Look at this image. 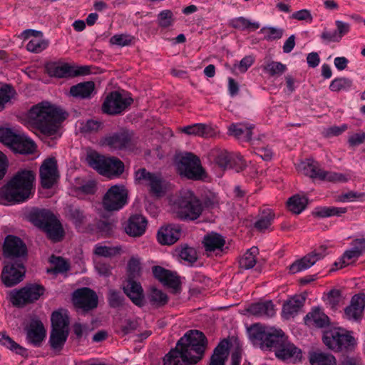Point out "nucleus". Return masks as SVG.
<instances>
[{
	"label": "nucleus",
	"instance_id": "f257e3e1",
	"mask_svg": "<svg viewBox=\"0 0 365 365\" xmlns=\"http://www.w3.org/2000/svg\"><path fill=\"white\" fill-rule=\"evenodd\" d=\"M205 334L197 330H190L177 342L163 359V365H195L204 356L207 348Z\"/></svg>",
	"mask_w": 365,
	"mask_h": 365
},
{
	"label": "nucleus",
	"instance_id": "f03ea898",
	"mask_svg": "<svg viewBox=\"0 0 365 365\" xmlns=\"http://www.w3.org/2000/svg\"><path fill=\"white\" fill-rule=\"evenodd\" d=\"M29 118L34 128L42 135L56 139L61 136L60 123L66 118L65 113L48 102H42L34 106L29 110Z\"/></svg>",
	"mask_w": 365,
	"mask_h": 365
},
{
	"label": "nucleus",
	"instance_id": "7ed1b4c3",
	"mask_svg": "<svg viewBox=\"0 0 365 365\" xmlns=\"http://www.w3.org/2000/svg\"><path fill=\"white\" fill-rule=\"evenodd\" d=\"M35 174L29 170L17 172L10 181L0 188V203H19L31 198L34 193Z\"/></svg>",
	"mask_w": 365,
	"mask_h": 365
},
{
	"label": "nucleus",
	"instance_id": "20e7f679",
	"mask_svg": "<svg viewBox=\"0 0 365 365\" xmlns=\"http://www.w3.org/2000/svg\"><path fill=\"white\" fill-rule=\"evenodd\" d=\"M249 335L255 345L274 353L287 338L280 329L265 327L259 324L252 326L249 329Z\"/></svg>",
	"mask_w": 365,
	"mask_h": 365
},
{
	"label": "nucleus",
	"instance_id": "39448f33",
	"mask_svg": "<svg viewBox=\"0 0 365 365\" xmlns=\"http://www.w3.org/2000/svg\"><path fill=\"white\" fill-rule=\"evenodd\" d=\"M31 220L36 227L42 229L52 241L58 242L62 240L64 235L62 225L49 210L35 211L31 215Z\"/></svg>",
	"mask_w": 365,
	"mask_h": 365
},
{
	"label": "nucleus",
	"instance_id": "423d86ee",
	"mask_svg": "<svg viewBox=\"0 0 365 365\" xmlns=\"http://www.w3.org/2000/svg\"><path fill=\"white\" fill-rule=\"evenodd\" d=\"M86 161L101 175L110 178H117L124 171V164L121 160L116 158H106L96 151L88 153Z\"/></svg>",
	"mask_w": 365,
	"mask_h": 365
},
{
	"label": "nucleus",
	"instance_id": "0eeeda50",
	"mask_svg": "<svg viewBox=\"0 0 365 365\" xmlns=\"http://www.w3.org/2000/svg\"><path fill=\"white\" fill-rule=\"evenodd\" d=\"M174 206L178 217L183 220H195L203 210L201 202L190 190L181 192Z\"/></svg>",
	"mask_w": 365,
	"mask_h": 365
},
{
	"label": "nucleus",
	"instance_id": "6e6552de",
	"mask_svg": "<svg viewBox=\"0 0 365 365\" xmlns=\"http://www.w3.org/2000/svg\"><path fill=\"white\" fill-rule=\"evenodd\" d=\"M297 170L311 178H318L332 182H345L351 179L349 173H341L322 170L319 164L312 159H307L297 165Z\"/></svg>",
	"mask_w": 365,
	"mask_h": 365
},
{
	"label": "nucleus",
	"instance_id": "1a4fd4ad",
	"mask_svg": "<svg viewBox=\"0 0 365 365\" xmlns=\"http://www.w3.org/2000/svg\"><path fill=\"white\" fill-rule=\"evenodd\" d=\"M177 166L180 175L188 179L198 180L205 177L199 158L191 153L182 155Z\"/></svg>",
	"mask_w": 365,
	"mask_h": 365
},
{
	"label": "nucleus",
	"instance_id": "9d476101",
	"mask_svg": "<svg viewBox=\"0 0 365 365\" xmlns=\"http://www.w3.org/2000/svg\"><path fill=\"white\" fill-rule=\"evenodd\" d=\"M128 203V190L123 185L111 186L103 198V206L108 211H118Z\"/></svg>",
	"mask_w": 365,
	"mask_h": 365
},
{
	"label": "nucleus",
	"instance_id": "9b49d317",
	"mask_svg": "<svg viewBox=\"0 0 365 365\" xmlns=\"http://www.w3.org/2000/svg\"><path fill=\"white\" fill-rule=\"evenodd\" d=\"M44 288L38 284H29L11 294V300L16 306H24L38 299L43 294Z\"/></svg>",
	"mask_w": 365,
	"mask_h": 365
},
{
	"label": "nucleus",
	"instance_id": "f8f14e48",
	"mask_svg": "<svg viewBox=\"0 0 365 365\" xmlns=\"http://www.w3.org/2000/svg\"><path fill=\"white\" fill-rule=\"evenodd\" d=\"M133 99L118 91L111 92L106 98L102 109L104 113L115 115L120 113L125 110L132 103Z\"/></svg>",
	"mask_w": 365,
	"mask_h": 365
},
{
	"label": "nucleus",
	"instance_id": "ddd939ff",
	"mask_svg": "<svg viewBox=\"0 0 365 365\" xmlns=\"http://www.w3.org/2000/svg\"><path fill=\"white\" fill-rule=\"evenodd\" d=\"M135 181L141 185L148 186L150 192L156 196H160L165 192V187L161 178L148 172L145 168H140L135 173Z\"/></svg>",
	"mask_w": 365,
	"mask_h": 365
},
{
	"label": "nucleus",
	"instance_id": "4468645a",
	"mask_svg": "<svg viewBox=\"0 0 365 365\" xmlns=\"http://www.w3.org/2000/svg\"><path fill=\"white\" fill-rule=\"evenodd\" d=\"M73 302L78 309L89 311L98 305V297L91 289L83 287L76 290L73 294Z\"/></svg>",
	"mask_w": 365,
	"mask_h": 365
},
{
	"label": "nucleus",
	"instance_id": "2eb2a0df",
	"mask_svg": "<svg viewBox=\"0 0 365 365\" xmlns=\"http://www.w3.org/2000/svg\"><path fill=\"white\" fill-rule=\"evenodd\" d=\"M24 273L25 268L20 260L15 263H8L1 272L2 282L6 287H13L23 280Z\"/></svg>",
	"mask_w": 365,
	"mask_h": 365
},
{
	"label": "nucleus",
	"instance_id": "dca6fc26",
	"mask_svg": "<svg viewBox=\"0 0 365 365\" xmlns=\"http://www.w3.org/2000/svg\"><path fill=\"white\" fill-rule=\"evenodd\" d=\"M21 38L29 41L26 46V49L34 53L42 52L48 46V41L43 38V34L40 31L25 30L21 34Z\"/></svg>",
	"mask_w": 365,
	"mask_h": 365
},
{
	"label": "nucleus",
	"instance_id": "f3484780",
	"mask_svg": "<svg viewBox=\"0 0 365 365\" xmlns=\"http://www.w3.org/2000/svg\"><path fill=\"white\" fill-rule=\"evenodd\" d=\"M327 247L320 246L309 254L304 256L299 260L294 262L289 266V271L294 274L309 269L313 266L317 261L324 257L327 255Z\"/></svg>",
	"mask_w": 365,
	"mask_h": 365
},
{
	"label": "nucleus",
	"instance_id": "a211bd4d",
	"mask_svg": "<svg viewBox=\"0 0 365 365\" xmlns=\"http://www.w3.org/2000/svg\"><path fill=\"white\" fill-rule=\"evenodd\" d=\"M57 161L53 158L46 159L40 168L41 185L44 188L51 187L58 178Z\"/></svg>",
	"mask_w": 365,
	"mask_h": 365
},
{
	"label": "nucleus",
	"instance_id": "6ab92c4d",
	"mask_svg": "<svg viewBox=\"0 0 365 365\" xmlns=\"http://www.w3.org/2000/svg\"><path fill=\"white\" fill-rule=\"evenodd\" d=\"M3 253L8 258H24L27 255V249L24 242L17 237L9 235L6 237Z\"/></svg>",
	"mask_w": 365,
	"mask_h": 365
},
{
	"label": "nucleus",
	"instance_id": "aec40b11",
	"mask_svg": "<svg viewBox=\"0 0 365 365\" xmlns=\"http://www.w3.org/2000/svg\"><path fill=\"white\" fill-rule=\"evenodd\" d=\"M103 144L113 150H130L133 146V140L127 131H120L106 136Z\"/></svg>",
	"mask_w": 365,
	"mask_h": 365
},
{
	"label": "nucleus",
	"instance_id": "412c9836",
	"mask_svg": "<svg viewBox=\"0 0 365 365\" xmlns=\"http://www.w3.org/2000/svg\"><path fill=\"white\" fill-rule=\"evenodd\" d=\"M148 225L146 218L140 214L131 215L124 226L125 232L130 237H137L142 236Z\"/></svg>",
	"mask_w": 365,
	"mask_h": 365
},
{
	"label": "nucleus",
	"instance_id": "4be33fe9",
	"mask_svg": "<svg viewBox=\"0 0 365 365\" xmlns=\"http://www.w3.org/2000/svg\"><path fill=\"white\" fill-rule=\"evenodd\" d=\"M277 359L282 361L297 362L301 360L302 353L301 349L288 341L287 338L274 353Z\"/></svg>",
	"mask_w": 365,
	"mask_h": 365
},
{
	"label": "nucleus",
	"instance_id": "5701e85b",
	"mask_svg": "<svg viewBox=\"0 0 365 365\" xmlns=\"http://www.w3.org/2000/svg\"><path fill=\"white\" fill-rule=\"evenodd\" d=\"M202 243L209 255L212 253L218 255L224 251L225 239L220 234L212 232L204 236Z\"/></svg>",
	"mask_w": 365,
	"mask_h": 365
},
{
	"label": "nucleus",
	"instance_id": "b1692460",
	"mask_svg": "<svg viewBox=\"0 0 365 365\" xmlns=\"http://www.w3.org/2000/svg\"><path fill=\"white\" fill-rule=\"evenodd\" d=\"M217 164L223 169L235 168L237 172L242 170L245 167L240 155H234L227 151H221L216 157Z\"/></svg>",
	"mask_w": 365,
	"mask_h": 365
},
{
	"label": "nucleus",
	"instance_id": "393cba45",
	"mask_svg": "<svg viewBox=\"0 0 365 365\" xmlns=\"http://www.w3.org/2000/svg\"><path fill=\"white\" fill-rule=\"evenodd\" d=\"M181 231V227L178 225L162 227L158 232V241L161 245H171L180 239Z\"/></svg>",
	"mask_w": 365,
	"mask_h": 365
},
{
	"label": "nucleus",
	"instance_id": "a878e982",
	"mask_svg": "<svg viewBox=\"0 0 365 365\" xmlns=\"http://www.w3.org/2000/svg\"><path fill=\"white\" fill-rule=\"evenodd\" d=\"M335 30H324L321 34V38L325 43L339 42L342 37L350 31V24L336 20L335 21Z\"/></svg>",
	"mask_w": 365,
	"mask_h": 365
},
{
	"label": "nucleus",
	"instance_id": "bb28decb",
	"mask_svg": "<svg viewBox=\"0 0 365 365\" xmlns=\"http://www.w3.org/2000/svg\"><path fill=\"white\" fill-rule=\"evenodd\" d=\"M26 330L28 341L34 346H38L46 336L44 327L37 319H32Z\"/></svg>",
	"mask_w": 365,
	"mask_h": 365
},
{
	"label": "nucleus",
	"instance_id": "cd10ccee",
	"mask_svg": "<svg viewBox=\"0 0 365 365\" xmlns=\"http://www.w3.org/2000/svg\"><path fill=\"white\" fill-rule=\"evenodd\" d=\"M304 301L305 298L297 295L285 301L282 306V318L289 320L295 317L303 307Z\"/></svg>",
	"mask_w": 365,
	"mask_h": 365
},
{
	"label": "nucleus",
	"instance_id": "c85d7f7f",
	"mask_svg": "<svg viewBox=\"0 0 365 365\" xmlns=\"http://www.w3.org/2000/svg\"><path fill=\"white\" fill-rule=\"evenodd\" d=\"M153 273L155 277L165 286L174 289H178L180 287V279L176 274L159 266L153 267Z\"/></svg>",
	"mask_w": 365,
	"mask_h": 365
},
{
	"label": "nucleus",
	"instance_id": "c756f323",
	"mask_svg": "<svg viewBox=\"0 0 365 365\" xmlns=\"http://www.w3.org/2000/svg\"><path fill=\"white\" fill-rule=\"evenodd\" d=\"M365 307V300L361 296L354 295L351 304L344 309V317L349 320L357 321L361 318Z\"/></svg>",
	"mask_w": 365,
	"mask_h": 365
},
{
	"label": "nucleus",
	"instance_id": "7c9ffc66",
	"mask_svg": "<svg viewBox=\"0 0 365 365\" xmlns=\"http://www.w3.org/2000/svg\"><path fill=\"white\" fill-rule=\"evenodd\" d=\"M123 290L135 305L140 307L144 305L143 290L139 283L132 279H128L127 284L123 287Z\"/></svg>",
	"mask_w": 365,
	"mask_h": 365
},
{
	"label": "nucleus",
	"instance_id": "2f4dec72",
	"mask_svg": "<svg viewBox=\"0 0 365 365\" xmlns=\"http://www.w3.org/2000/svg\"><path fill=\"white\" fill-rule=\"evenodd\" d=\"M254 127V125L250 123H232L228 127V133L237 139L250 141Z\"/></svg>",
	"mask_w": 365,
	"mask_h": 365
},
{
	"label": "nucleus",
	"instance_id": "473e14b6",
	"mask_svg": "<svg viewBox=\"0 0 365 365\" xmlns=\"http://www.w3.org/2000/svg\"><path fill=\"white\" fill-rule=\"evenodd\" d=\"M247 311L252 315L260 317H272L276 312L272 301L259 302L251 304Z\"/></svg>",
	"mask_w": 365,
	"mask_h": 365
},
{
	"label": "nucleus",
	"instance_id": "72a5a7b5",
	"mask_svg": "<svg viewBox=\"0 0 365 365\" xmlns=\"http://www.w3.org/2000/svg\"><path fill=\"white\" fill-rule=\"evenodd\" d=\"M35 143L24 133H19L16 140L11 148V150L21 154H31L36 150Z\"/></svg>",
	"mask_w": 365,
	"mask_h": 365
},
{
	"label": "nucleus",
	"instance_id": "f704fd0d",
	"mask_svg": "<svg viewBox=\"0 0 365 365\" xmlns=\"http://www.w3.org/2000/svg\"><path fill=\"white\" fill-rule=\"evenodd\" d=\"M182 131L190 135L200 136L202 138H210L214 135L215 132L210 126L204 123H195L193 125L185 126Z\"/></svg>",
	"mask_w": 365,
	"mask_h": 365
},
{
	"label": "nucleus",
	"instance_id": "c9c22d12",
	"mask_svg": "<svg viewBox=\"0 0 365 365\" xmlns=\"http://www.w3.org/2000/svg\"><path fill=\"white\" fill-rule=\"evenodd\" d=\"M66 217L71 222L76 228L80 227L86 220L84 211L76 205H68L65 211Z\"/></svg>",
	"mask_w": 365,
	"mask_h": 365
},
{
	"label": "nucleus",
	"instance_id": "e433bc0d",
	"mask_svg": "<svg viewBox=\"0 0 365 365\" xmlns=\"http://www.w3.org/2000/svg\"><path fill=\"white\" fill-rule=\"evenodd\" d=\"M95 88L94 83L86 81L73 86L70 88V94L76 98H90Z\"/></svg>",
	"mask_w": 365,
	"mask_h": 365
},
{
	"label": "nucleus",
	"instance_id": "4c0bfd02",
	"mask_svg": "<svg viewBox=\"0 0 365 365\" xmlns=\"http://www.w3.org/2000/svg\"><path fill=\"white\" fill-rule=\"evenodd\" d=\"M228 341H221L215 349L209 365H225L227 357Z\"/></svg>",
	"mask_w": 365,
	"mask_h": 365
},
{
	"label": "nucleus",
	"instance_id": "58836bf2",
	"mask_svg": "<svg viewBox=\"0 0 365 365\" xmlns=\"http://www.w3.org/2000/svg\"><path fill=\"white\" fill-rule=\"evenodd\" d=\"M258 253V248L256 247H252L247 250V252L240 259V267L243 269H250L252 268L256 264V257Z\"/></svg>",
	"mask_w": 365,
	"mask_h": 365
},
{
	"label": "nucleus",
	"instance_id": "ea45409f",
	"mask_svg": "<svg viewBox=\"0 0 365 365\" xmlns=\"http://www.w3.org/2000/svg\"><path fill=\"white\" fill-rule=\"evenodd\" d=\"M309 361L312 365H336L334 356L323 352H313L310 354Z\"/></svg>",
	"mask_w": 365,
	"mask_h": 365
},
{
	"label": "nucleus",
	"instance_id": "a19ab883",
	"mask_svg": "<svg viewBox=\"0 0 365 365\" xmlns=\"http://www.w3.org/2000/svg\"><path fill=\"white\" fill-rule=\"evenodd\" d=\"M307 203L308 199L306 197L295 195L287 201V207L292 212L299 214L306 208Z\"/></svg>",
	"mask_w": 365,
	"mask_h": 365
},
{
	"label": "nucleus",
	"instance_id": "79ce46f5",
	"mask_svg": "<svg viewBox=\"0 0 365 365\" xmlns=\"http://www.w3.org/2000/svg\"><path fill=\"white\" fill-rule=\"evenodd\" d=\"M274 215L270 210H265L258 217L255 227L260 232L268 230L274 220Z\"/></svg>",
	"mask_w": 365,
	"mask_h": 365
},
{
	"label": "nucleus",
	"instance_id": "37998d69",
	"mask_svg": "<svg viewBox=\"0 0 365 365\" xmlns=\"http://www.w3.org/2000/svg\"><path fill=\"white\" fill-rule=\"evenodd\" d=\"M48 71L50 76L58 78L70 76L74 73L73 68L68 63L51 65L48 68Z\"/></svg>",
	"mask_w": 365,
	"mask_h": 365
},
{
	"label": "nucleus",
	"instance_id": "c03bdc74",
	"mask_svg": "<svg viewBox=\"0 0 365 365\" xmlns=\"http://www.w3.org/2000/svg\"><path fill=\"white\" fill-rule=\"evenodd\" d=\"M361 255L358 254L357 251L349 249L344 253V255L339 259L338 261L335 262L334 265L336 268L331 269V270H336L341 269L354 262Z\"/></svg>",
	"mask_w": 365,
	"mask_h": 365
},
{
	"label": "nucleus",
	"instance_id": "a18cd8bd",
	"mask_svg": "<svg viewBox=\"0 0 365 365\" xmlns=\"http://www.w3.org/2000/svg\"><path fill=\"white\" fill-rule=\"evenodd\" d=\"M68 335V331L52 330L49 342L53 349L60 350L65 344Z\"/></svg>",
	"mask_w": 365,
	"mask_h": 365
},
{
	"label": "nucleus",
	"instance_id": "49530a36",
	"mask_svg": "<svg viewBox=\"0 0 365 365\" xmlns=\"http://www.w3.org/2000/svg\"><path fill=\"white\" fill-rule=\"evenodd\" d=\"M306 320L309 322H312L314 325L317 327H324L329 324L328 317L320 312L319 309L313 310L306 316Z\"/></svg>",
	"mask_w": 365,
	"mask_h": 365
},
{
	"label": "nucleus",
	"instance_id": "de8ad7c7",
	"mask_svg": "<svg viewBox=\"0 0 365 365\" xmlns=\"http://www.w3.org/2000/svg\"><path fill=\"white\" fill-rule=\"evenodd\" d=\"M53 329L58 331H68V319L66 314L60 312H54L51 315Z\"/></svg>",
	"mask_w": 365,
	"mask_h": 365
},
{
	"label": "nucleus",
	"instance_id": "09e8293b",
	"mask_svg": "<svg viewBox=\"0 0 365 365\" xmlns=\"http://www.w3.org/2000/svg\"><path fill=\"white\" fill-rule=\"evenodd\" d=\"M262 68L264 73L271 76H279L287 71L286 65L273 61L267 62L263 65Z\"/></svg>",
	"mask_w": 365,
	"mask_h": 365
},
{
	"label": "nucleus",
	"instance_id": "8fccbe9b",
	"mask_svg": "<svg viewBox=\"0 0 365 365\" xmlns=\"http://www.w3.org/2000/svg\"><path fill=\"white\" fill-rule=\"evenodd\" d=\"M339 329H334L324 334L323 341L330 349L339 351Z\"/></svg>",
	"mask_w": 365,
	"mask_h": 365
},
{
	"label": "nucleus",
	"instance_id": "3c124183",
	"mask_svg": "<svg viewBox=\"0 0 365 365\" xmlns=\"http://www.w3.org/2000/svg\"><path fill=\"white\" fill-rule=\"evenodd\" d=\"M230 25L237 29L246 30L250 28L256 30L259 28V24L257 22H251L244 17H238L230 21Z\"/></svg>",
	"mask_w": 365,
	"mask_h": 365
},
{
	"label": "nucleus",
	"instance_id": "603ef678",
	"mask_svg": "<svg viewBox=\"0 0 365 365\" xmlns=\"http://www.w3.org/2000/svg\"><path fill=\"white\" fill-rule=\"evenodd\" d=\"M19 133L8 128H0V141L11 149Z\"/></svg>",
	"mask_w": 365,
	"mask_h": 365
},
{
	"label": "nucleus",
	"instance_id": "864d4df0",
	"mask_svg": "<svg viewBox=\"0 0 365 365\" xmlns=\"http://www.w3.org/2000/svg\"><path fill=\"white\" fill-rule=\"evenodd\" d=\"M16 91L9 85H4L0 88V109H3L5 105L14 98Z\"/></svg>",
	"mask_w": 365,
	"mask_h": 365
},
{
	"label": "nucleus",
	"instance_id": "5fc2aeb1",
	"mask_svg": "<svg viewBox=\"0 0 365 365\" xmlns=\"http://www.w3.org/2000/svg\"><path fill=\"white\" fill-rule=\"evenodd\" d=\"M325 303L331 309H336L343 302V297L341 292L337 289H332L329 292L325 297Z\"/></svg>",
	"mask_w": 365,
	"mask_h": 365
},
{
	"label": "nucleus",
	"instance_id": "6e6d98bb",
	"mask_svg": "<svg viewBox=\"0 0 365 365\" xmlns=\"http://www.w3.org/2000/svg\"><path fill=\"white\" fill-rule=\"evenodd\" d=\"M149 299L150 303L156 307H162L167 304L168 297L166 294L161 290L153 288L149 294Z\"/></svg>",
	"mask_w": 365,
	"mask_h": 365
},
{
	"label": "nucleus",
	"instance_id": "4d7b16f0",
	"mask_svg": "<svg viewBox=\"0 0 365 365\" xmlns=\"http://www.w3.org/2000/svg\"><path fill=\"white\" fill-rule=\"evenodd\" d=\"M101 122L97 120H88L80 123V131L86 135L98 131L101 128Z\"/></svg>",
	"mask_w": 365,
	"mask_h": 365
},
{
	"label": "nucleus",
	"instance_id": "13d9d810",
	"mask_svg": "<svg viewBox=\"0 0 365 365\" xmlns=\"http://www.w3.org/2000/svg\"><path fill=\"white\" fill-rule=\"evenodd\" d=\"M260 33L264 35V39L267 41H274L282 37L284 30L279 28L268 26L262 28L260 29Z\"/></svg>",
	"mask_w": 365,
	"mask_h": 365
},
{
	"label": "nucleus",
	"instance_id": "bf43d9fd",
	"mask_svg": "<svg viewBox=\"0 0 365 365\" xmlns=\"http://www.w3.org/2000/svg\"><path fill=\"white\" fill-rule=\"evenodd\" d=\"M352 86V81L347 78H338L331 81L329 86L331 91L339 92L349 90Z\"/></svg>",
	"mask_w": 365,
	"mask_h": 365
},
{
	"label": "nucleus",
	"instance_id": "052dcab7",
	"mask_svg": "<svg viewBox=\"0 0 365 365\" xmlns=\"http://www.w3.org/2000/svg\"><path fill=\"white\" fill-rule=\"evenodd\" d=\"M141 271L140 259L137 256L130 257L128 262V272L130 278H135L140 275Z\"/></svg>",
	"mask_w": 365,
	"mask_h": 365
},
{
	"label": "nucleus",
	"instance_id": "680f3d73",
	"mask_svg": "<svg viewBox=\"0 0 365 365\" xmlns=\"http://www.w3.org/2000/svg\"><path fill=\"white\" fill-rule=\"evenodd\" d=\"M134 38L130 34H115L112 36L109 42L111 45H115L118 46H129L133 43Z\"/></svg>",
	"mask_w": 365,
	"mask_h": 365
},
{
	"label": "nucleus",
	"instance_id": "e2e57ef3",
	"mask_svg": "<svg viewBox=\"0 0 365 365\" xmlns=\"http://www.w3.org/2000/svg\"><path fill=\"white\" fill-rule=\"evenodd\" d=\"M119 250L120 249L117 247H108L97 244L95 246L94 253L98 256L110 257L117 255L119 252Z\"/></svg>",
	"mask_w": 365,
	"mask_h": 365
},
{
	"label": "nucleus",
	"instance_id": "0e129e2a",
	"mask_svg": "<svg viewBox=\"0 0 365 365\" xmlns=\"http://www.w3.org/2000/svg\"><path fill=\"white\" fill-rule=\"evenodd\" d=\"M0 344L5 347L14 351L17 354H21L24 349L11 338L4 333L0 334Z\"/></svg>",
	"mask_w": 365,
	"mask_h": 365
},
{
	"label": "nucleus",
	"instance_id": "69168bd1",
	"mask_svg": "<svg viewBox=\"0 0 365 365\" xmlns=\"http://www.w3.org/2000/svg\"><path fill=\"white\" fill-rule=\"evenodd\" d=\"M180 257L189 263L195 262L197 259V255L195 249L190 247H183L179 252Z\"/></svg>",
	"mask_w": 365,
	"mask_h": 365
},
{
	"label": "nucleus",
	"instance_id": "338daca9",
	"mask_svg": "<svg viewBox=\"0 0 365 365\" xmlns=\"http://www.w3.org/2000/svg\"><path fill=\"white\" fill-rule=\"evenodd\" d=\"M158 24L160 27L168 28L173 24V14L170 10L162 11L158 16Z\"/></svg>",
	"mask_w": 365,
	"mask_h": 365
},
{
	"label": "nucleus",
	"instance_id": "774afa93",
	"mask_svg": "<svg viewBox=\"0 0 365 365\" xmlns=\"http://www.w3.org/2000/svg\"><path fill=\"white\" fill-rule=\"evenodd\" d=\"M339 351L354 344V338L344 330L339 329Z\"/></svg>",
	"mask_w": 365,
	"mask_h": 365
}]
</instances>
